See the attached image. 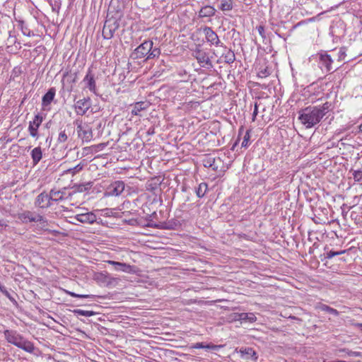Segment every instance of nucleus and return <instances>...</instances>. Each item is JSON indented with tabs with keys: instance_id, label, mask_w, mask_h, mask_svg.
Instances as JSON below:
<instances>
[{
	"instance_id": "obj_1",
	"label": "nucleus",
	"mask_w": 362,
	"mask_h": 362,
	"mask_svg": "<svg viewBox=\"0 0 362 362\" xmlns=\"http://www.w3.org/2000/svg\"><path fill=\"white\" fill-rule=\"evenodd\" d=\"M330 105L325 103L322 105L309 106L299 112L298 119L307 129L317 124L329 111Z\"/></svg>"
},
{
	"instance_id": "obj_2",
	"label": "nucleus",
	"mask_w": 362,
	"mask_h": 362,
	"mask_svg": "<svg viewBox=\"0 0 362 362\" xmlns=\"http://www.w3.org/2000/svg\"><path fill=\"white\" fill-rule=\"evenodd\" d=\"M6 341L23 351L33 354L35 346L33 342L25 339L21 334L15 330L6 329L4 332Z\"/></svg>"
},
{
	"instance_id": "obj_3",
	"label": "nucleus",
	"mask_w": 362,
	"mask_h": 362,
	"mask_svg": "<svg viewBox=\"0 0 362 362\" xmlns=\"http://www.w3.org/2000/svg\"><path fill=\"white\" fill-rule=\"evenodd\" d=\"M99 75V71L96 68L90 66L82 81L83 88L89 90H95Z\"/></svg>"
},
{
	"instance_id": "obj_4",
	"label": "nucleus",
	"mask_w": 362,
	"mask_h": 362,
	"mask_svg": "<svg viewBox=\"0 0 362 362\" xmlns=\"http://www.w3.org/2000/svg\"><path fill=\"white\" fill-rule=\"evenodd\" d=\"M119 27V20L115 18H107L103 28V36L105 39L110 40L113 37L115 31Z\"/></svg>"
},
{
	"instance_id": "obj_5",
	"label": "nucleus",
	"mask_w": 362,
	"mask_h": 362,
	"mask_svg": "<svg viewBox=\"0 0 362 362\" xmlns=\"http://www.w3.org/2000/svg\"><path fill=\"white\" fill-rule=\"evenodd\" d=\"M18 219L23 223L38 222L42 221V216L40 214L29 210H24L17 214Z\"/></svg>"
},
{
	"instance_id": "obj_6",
	"label": "nucleus",
	"mask_w": 362,
	"mask_h": 362,
	"mask_svg": "<svg viewBox=\"0 0 362 362\" xmlns=\"http://www.w3.org/2000/svg\"><path fill=\"white\" fill-rule=\"evenodd\" d=\"M192 55L196 58L198 63L203 68L207 69L213 68L212 62L208 54L205 51L199 48H197L195 50L193 51Z\"/></svg>"
},
{
	"instance_id": "obj_7",
	"label": "nucleus",
	"mask_w": 362,
	"mask_h": 362,
	"mask_svg": "<svg viewBox=\"0 0 362 362\" xmlns=\"http://www.w3.org/2000/svg\"><path fill=\"white\" fill-rule=\"evenodd\" d=\"M153 42L150 40H146L144 42L134 49V52L132 54V57L136 59H142L145 57H147V56L149 54V52H151V50L153 48Z\"/></svg>"
},
{
	"instance_id": "obj_8",
	"label": "nucleus",
	"mask_w": 362,
	"mask_h": 362,
	"mask_svg": "<svg viewBox=\"0 0 362 362\" xmlns=\"http://www.w3.org/2000/svg\"><path fill=\"white\" fill-rule=\"evenodd\" d=\"M125 185L123 181L117 180L111 183L105 189V196L106 197H117L119 196L124 190Z\"/></svg>"
},
{
	"instance_id": "obj_9",
	"label": "nucleus",
	"mask_w": 362,
	"mask_h": 362,
	"mask_svg": "<svg viewBox=\"0 0 362 362\" xmlns=\"http://www.w3.org/2000/svg\"><path fill=\"white\" fill-rule=\"evenodd\" d=\"M35 206L37 208L40 209H47L52 206V197L50 196V192L47 194L43 192L37 196L35 200Z\"/></svg>"
},
{
	"instance_id": "obj_10",
	"label": "nucleus",
	"mask_w": 362,
	"mask_h": 362,
	"mask_svg": "<svg viewBox=\"0 0 362 362\" xmlns=\"http://www.w3.org/2000/svg\"><path fill=\"white\" fill-rule=\"evenodd\" d=\"M148 97V98L145 101H139L134 103L132 110V115H139L141 111L146 110L151 104L154 103L156 99H152L153 95L151 93Z\"/></svg>"
},
{
	"instance_id": "obj_11",
	"label": "nucleus",
	"mask_w": 362,
	"mask_h": 362,
	"mask_svg": "<svg viewBox=\"0 0 362 362\" xmlns=\"http://www.w3.org/2000/svg\"><path fill=\"white\" fill-rule=\"evenodd\" d=\"M202 30L206 42L216 46L223 45V43L221 42L218 35L212 30L211 27L204 26Z\"/></svg>"
},
{
	"instance_id": "obj_12",
	"label": "nucleus",
	"mask_w": 362,
	"mask_h": 362,
	"mask_svg": "<svg viewBox=\"0 0 362 362\" xmlns=\"http://www.w3.org/2000/svg\"><path fill=\"white\" fill-rule=\"evenodd\" d=\"M156 216V213L153 212L151 215L148 216V218L146 219L147 223L144 224L143 226L148 228H153L156 229H167L170 230L173 229L174 227L170 223H165V222H161L159 223H156L153 222L152 219V216Z\"/></svg>"
},
{
	"instance_id": "obj_13",
	"label": "nucleus",
	"mask_w": 362,
	"mask_h": 362,
	"mask_svg": "<svg viewBox=\"0 0 362 362\" xmlns=\"http://www.w3.org/2000/svg\"><path fill=\"white\" fill-rule=\"evenodd\" d=\"M91 106V101L89 98L80 99L75 103L76 112L79 115H83Z\"/></svg>"
},
{
	"instance_id": "obj_14",
	"label": "nucleus",
	"mask_w": 362,
	"mask_h": 362,
	"mask_svg": "<svg viewBox=\"0 0 362 362\" xmlns=\"http://www.w3.org/2000/svg\"><path fill=\"white\" fill-rule=\"evenodd\" d=\"M74 218L82 223L92 224L97 220V216L93 212H86L76 214Z\"/></svg>"
},
{
	"instance_id": "obj_15",
	"label": "nucleus",
	"mask_w": 362,
	"mask_h": 362,
	"mask_svg": "<svg viewBox=\"0 0 362 362\" xmlns=\"http://www.w3.org/2000/svg\"><path fill=\"white\" fill-rule=\"evenodd\" d=\"M107 263L108 264L112 265L114 269L117 272H123L129 274L132 273L134 272V267L124 262L108 260L107 261Z\"/></svg>"
},
{
	"instance_id": "obj_16",
	"label": "nucleus",
	"mask_w": 362,
	"mask_h": 362,
	"mask_svg": "<svg viewBox=\"0 0 362 362\" xmlns=\"http://www.w3.org/2000/svg\"><path fill=\"white\" fill-rule=\"evenodd\" d=\"M76 73L72 72L70 71L69 72H66L63 75V78L62 80L63 89H66L69 90V89H72V83H74L76 81Z\"/></svg>"
},
{
	"instance_id": "obj_17",
	"label": "nucleus",
	"mask_w": 362,
	"mask_h": 362,
	"mask_svg": "<svg viewBox=\"0 0 362 362\" xmlns=\"http://www.w3.org/2000/svg\"><path fill=\"white\" fill-rule=\"evenodd\" d=\"M43 117L40 114H37L35 116L33 121L30 122L28 130L30 132V135L33 137H36L37 136V129L40 126L42 122Z\"/></svg>"
},
{
	"instance_id": "obj_18",
	"label": "nucleus",
	"mask_w": 362,
	"mask_h": 362,
	"mask_svg": "<svg viewBox=\"0 0 362 362\" xmlns=\"http://www.w3.org/2000/svg\"><path fill=\"white\" fill-rule=\"evenodd\" d=\"M234 320L243 323H252L256 321L257 317L252 313H235Z\"/></svg>"
},
{
	"instance_id": "obj_19",
	"label": "nucleus",
	"mask_w": 362,
	"mask_h": 362,
	"mask_svg": "<svg viewBox=\"0 0 362 362\" xmlns=\"http://www.w3.org/2000/svg\"><path fill=\"white\" fill-rule=\"evenodd\" d=\"M77 133L83 141L88 142L93 138V133L91 129L88 127H83L81 124L77 126Z\"/></svg>"
},
{
	"instance_id": "obj_20",
	"label": "nucleus",
	"mask_w": 362,
	"mask_h": 362,
	"mask_svg": "<svg viewBox=\"0 0 362 362\" xmlns=\"http://www.w3.org/2000/svg\"><path fill=\"white\" fill-rule=\"evenodd\" d=\"M320 59V62L325 67V69L327 71H334L339 68V66H332L333 59H332V57L329 54H321Z\"/></svg>"
},
{
	"instance_id": "obj_21",
	"label": "nucleus",
	"mask_w": 362,
	"mask_h": 362,
	"mask_svg": "<svg viewBox=\"0 0 362 362\" xmlns=\"http://www.w3.org/2000/svg\"><path fill=\"white\" fill-rule=\"evenodd\" d=\"M50 196L52 197V202H58L60 201H62L64 199H66L69 198V197L71 196V194H69L66 192V189H64L63 190H55L52 189L50 190Z\"/></svg>"
},
{
	"instance_id": "obj_22",
	"label": "nucleus",
	"mask_w": 362,
	"mask_h": 362,
	"mask_svg": "<svg viewBox=\"0 0 362 362\" xmlns=\"http://www.w3.org/2000/svg\"><path fill=\"white\" fill-rule=\"evenodd\" d=\"M216 11V8L212 6L206 5L202 6L198 12V18H204L212 17L215 15Z\"/></svg>"
},
{
	"instance_id": "obj_23",
	"label": "nucleus",
	"mask_w": 362,
	"mask_h": 362,
	"mask_svg": "<svg viewBox=\"0 0 362 362\" xmlns=\"http://www.w3.org/2000/svg\"><path fill=\"white\" fill-rule=\"evenodd\" d=\"M0 291L11 300V302L13 303V305L15 307H16V308L18 307V303L16 301V298H14V296H17V294L15 292H13V291H12L11 293L9 292L8 291L6 290L5 286L1 285V283H0Z\"/></svg>"
},
{
	"instance_id": "obj_24",
	"label": "nucleus",
	"mask_w": 362,
	"mask_h": 362,
	"mask_svg": "<svg viewBox=\"0 0 362 362\" xmlns=\"http://www.w3.org/2000/svg\"><path fill=\"white\" fill-rule=\"evenodd\" d=\"M240 354L242 358L245 359H250V358H255L257 359V357L255 356L256 353L251 347H246V348H241L240 349Z\"/></svg>"
},
{
	"instance_id": "obj_25",
	"label": "nucleus",
	"mask_w": 362,
	"mask_h": 362,
	"mask_svg": "<svg viewBox=\"0 0 362 362\" xmlns=\"http://www.w3.org/2000/svg\"><path fill=\"white\" fill-rule=\"evenodd\" d=\"M257 71V76L259 79L268 77L271 74L269 65L259 64Z\"/></svg>"
},
{
	"instance_id": "obj_26",
	"label": "nucleus",
	"mask_w": 362,
	"mask_h": 362,
	"mask_svg": "<svg viewBox=\"0 0 362 362\" xmlns=\"http://www.w3.org/2000/svg\"><path fill=\"white\" fill-rule=\"evenodd\" d=\"M31 157L34 165H37L42 159V153L40 147H35L31 151Z\"/></svg>"
},
{
	"instance_id": "obj_27",
	"label": "nucleus",
	"mask_w": 362,
	"mask_h": 362,
	"mask_svg": "<svg viewBox=\"0 0 362 362\" xmlns=\"http://www.w3.org/2000/svg\"><path fill=\"white\" fill-rule=\"evenodd\" d=\"M317 309L320 310L321 311L327 312L329 314L334 315L335 316H338L339 313L337 310L329 307V305L323 303H320L316 307Z\"/></svg>"
},
{
	"instance_id": "obj_28",
	"label": "nucleus",
	"mask_w": 362,
	"mask_h": 362,
	"mask_svg": "<svg viewBox=\"0 0 362 362\" xmlns=\"http://www.w3.org/2000/svg\"><path fill=\"white\" fill-rule=\"evenodd\" d=\"M55 95V92H47L44 96L42 97V105L43 107H46L54 100Z\"/></svg>"
},
{
	"instance_id": "obj_29",
	"label": "nucleus",
	"mask_w": 362,
	"mask_h": 362,
	"mask_svg": "<svg viewBox=\"0 0 362 362\" xmlns=\"http://www.w3.org/2000/svg\"><path fill=\"white\" fill-rule=\"evenodd\" d=\"M192 349H211V350H218L220 348V346L215 345L213 344H208L204 345L202 342L196 343L191 346Z\"/></svg>"
},
{
	"instance_id": "obj_30",
	"label": "nucleus",
	"mask_w": 362,
	"mask_h": 362,
	"mask_svg": "<svg viewBox=\"0 0 362 362\" xmlns=\"http://www.w3.org/2000/svg\"><path fill=\"white\" fill-rule=\"evenodd\" d=\"M208 189V185L206 182H202L195 189V193L199 198H202L205 196Z\"/></svg>"
},
{
	"instance_id": "obj_31",
	"label": "nucleus",
	"mask_w": 362,
	"mask_h": 362,
	"mask_svg": "<svg viewBox=\"0 0 362 362\" xmlns=\"http://www.w3.org/2000/svg\"><path fill=\"white\" fill-rule=\"evenodd\" d=\"M40 228L44 230L45 231H47L49 233H52L53 235L59 234V231L55 230H51L48 228L49 226V221L42 216V221H38V222Z\"/></svg>"
},
{
	"instance_id": "obj_32",
	"label": "nucleus",
	"mask_w": 362,
	"mask_h": 362,
	"mask_svg": "<svg viewBox=\"0 0 362 362\" xmlns=\"http://www.w3.org/2000/svg\"><path fill=\"white\" fill-rule=\"evenodd\" d=\"M233 0H220L219 8L222 11H228L233 9Z\"/></svg>"
},
{
	"instance_id": "obj_33",
	"label": "nucleus",
	"mask_w": 362,
	"mask_h": 362,
	"mask_svg": "<svg viewBox=\"0 0 362 362\" xmlns=\"http://www.w3.org/2000/svg\"><path fill=\"white\" fill-rule=\"evenodd\" d=\"M92 187V182H88L74 186V192H84L89 190Z\"/></svg>"
},
{
	"instance_id": "obj_34",
	"label": "nucleus",
	"mask_w": 362,
	"mask_h": 362,
	"mask_svg": "<svg viewBox=\"0 0 362 362\" xmlns=\"http://www.w3.org/2000/svg\"><path fill=\"white\" fill-rule=\"evenodd\" d=\"M221 58L228 64H231L235 60V54L230 49L226 50V53H223Z\"/></svg>"
},
{
	"instance_id": "obj_35",
	"label": "nucleus",
	"mask_w": 362,
	"mask_h": 362,
	"mask_svg": "<svg viewBox=\"0 0 362 362\" xmlns=\"http://www.w3.org/2000/svg\"><path fill=\"white\" fill-rule=\"evenodd\" d=\"M83 168H84V164L82 163H80L78 165H76V166H74V168H69L68 170H65L64 172V174H65V173H70L72 175H74L76 173H78L80 171H81Z\"/></svg>"
},
{
	"instance_id": "obj_36",
	"label": "nucleus",
	"mask_w": 362,
	"mask_h": 362,
	"mask_svg": "<svg viewBox=\"0 0 362 362\" xmlns=\"http://www.w3.org/2000/svg\"><path fill=\"white\" fill-rule=\"evenodd\" d=\"M74 313L76 315H82L85 317H91L95 315V313L92 310H83L81 309L74 310Z\"/></svg>"
},
{
	"instance_id": "obj_37",
	"label": "nucleus",
	"mask_w": 362,
	"mask_h": 362,
	"mask_svg": "<svg viewBox=\"0 0 362 362\" xmlns=\"http://www.w3.org/2000/svg\"><path fill=\"white\" fill-rule=\"evenodd\" d=\"M250 132H251L250 129H248L246 131V132L243 136V140L241 144L242 147L246 148L248 146V145L250 144Z\"/></svg>"
},
{
	"instance_id": "obj_38",
	"label": "nucleus",
	"mask_w": 362,
	"mask_h": 362,
	"mask_svg": "<svg viewBox=\"0 0 362 362\" xmlns=\"http://www.w3.org/2000/svg\"><path fill=\"white\" fill-rule=\"evenodd\" d=\"M67 294L71 297L79 298H94V295H88V294H77L72 291H66Z\"/></svg>"
},
{
	"instance_id": "obj_39",
	"label": "nucleus",
	"mask_w": 362,
	"mask_h": 362,
	"mask_svg": "<svg viewBox=\"0 0 362 362\" xmlns=\"http://www.w3.org/2000/svg\"><path fill=\"white\" fill-rule=\"evenodd\" d=\"M160 54V49L158 48L152 49L151 52H149L148 55L146 57V59H153L155 57H158Z\"/></svg>"
},
{
	"instance_id": "obj_40",
	"label": "nucleus",
	"mask_w": 362,
	"mask_h": 362,
	"mask_svg": "<svg viewBox=\"0 0 362 362\" xmlns=\"http://www.w3.org/2000/svg\"><path fill=\"white\" fill-rule=\"evenodd\" d=\"M68 135L66 134L65 130H64L59 132L57 141L59 143H64L68 140Z\"/></svg>"
},
{
	"instance_id": "obj_41",
	"label": "nucleus",
	"mask_w": 362,
	"mask_h": 362,
	"mask_svg": "<svg viewBox=\"0 0 362 362\" xmlns=\"http://www.w3.org/2000/svg\"><path fill=\"white\" fill-rule=\"evenodd\" d=\"M125 222L130 226H141L143 225L141 219L131 218L125 220Z\"/></svg>"
},
{
	"instance_id": "obj_42",
	"label": "nucleus",
	"mask_w": 362,
	"mask_h": 362,
	"mask_svg": "<svg viewBox=\"0 0 362 362\" xmlns=\"http://www.w3.org/2000/svg\"><path fill=\"white\" fill-rule=\"evenodd\" d=\"M345 252H346V250H341V251H338V252H334V251L331 250V251L327 252L326 257L327 259H332L334 256L340 255L344 254Z\"/></svg>"
},
{
	"instance_id": "obj_43",
	"label": "nucleus",
	"mask_w": 362,
	"mask_h": 362,
	"mask_svg": "<svg viewBox=\"0 0 362 362\" xmlns=\"http://www.w3.org/2000/svg\"><path fill=\"white\" fill-rule=\"evenodd\" d=\"M352 175L356 182H360L362 180V170H354Z\"/></svg>"
},
{
	"instance_id": "obj_44",
	"label": "nucleus",
	"mask_w": 362,
	"mask_h": 362,
	"mask_svg": "<svg viewBox=\"0 0 362 362\" xmlns=\"http://www.w3.org/2000/svg\"><path fill=\"white\" fill-rule=\"evenodd\" d=\"M20 25L22 30V33L24 35L30 36V30L24 25L23 21H20Z\"/></svg>"
},
{
	"instance_id": "obj_45",
	"label": "nucleus",
	"mask_w": 362,
	"mask_h": 362,
	"mask_svg": "<svg viewBox=\"0 0 362 362\" xmlns=\"http://www.w3.org/2000/svg\"><path fill=\"white\" fill-rule=\"evenodd\" d=\"M157 189H158V184L156 182H154V183H153V182L147 183L146 189L148 191L154 192Z\"/></svg>"
},
{
	"instance_id": "obj_46",
	"label": "nucleus",
	"mask_w": 362,
	"mask_h": 362,
	"mask_svg": "<svg viewBox=\"0 0 362 362\" xmlns=\"http://www.w3.org/2000/svg\"><path fill=\"white\" fill-rule=\"evenodd\" d=\"M258 33L262 36V38H265L266 36L264 35V28L262 25H259L257 28Z\"/></svg>"
},
{
	"instance_id": "obj_47",
	"label": "nucleus",
	"mask_w": 362,
	"mask_h": 362,
	"mask_svg": "<svg viewBox=\"0 0 362 362\" xmlns=\"http://www.w3.org/2000/svg\"><path fill=\"white\" fill-rule=\"evenodd\" d=\"M346 353L349 356H362L361 353L359 351H347Z\"/></svg>"
},
{
	"instance_id": "obj_48",
	"label": "nucleus",
	"mask_w": 362,
	"mask_h": 362,
	"mask_svg": "<svg viewBox=\"0 0 362 362\" xmlns=\"http://www.w3.org/2000/svg\"><path fill=\"white\" fill-rule=\"evenodd\" d=\"M346 54H345V51L344 50L343 48H341L339 52V61L341 62L342 60L344 59V57H345Z\"/></svg>"
},
{
	"instance_id": "obj_49",
	"label": "nucleus",
	"mask_w": 362,
	"mask_h": 362,
	"mask_svg": "<svg viewBox=\"0 0 362 362\" xmlns=\"http://www.w3.org/2000/svg\"><path fill=\"white\" fill-rule=\"evenodd\" d=\"M7 226L6 221L4 219H0V230Z\"/></svg>"
},
{
	"instance_id": "obj_50",
	"label": "nucleus",
	"mask_w": 362,
	"mask_h": 362,
	"mask_svg": "<svg viewBox=\"0 0 362 362\" xmlns=\"http://www.w3.org/2000/svg\"><path fill=\"white\" fill-rule=\"evenodd\" d=\"M155 133L154 132V127H150L148 131H147V134L148 135H153V134Z\"/></svg>"
},
{
	"instance_id": "obj_51",
	"label": "nucleus",
	"mask_w": 362,
	"mask_h": 362,
	"mask_svg": "<svg viewBox=\"0 0 362 362\" xmlns=\"http://www.w3.org/2000/svg\"><path fill=\"white\" fill-rule=\"evenodd\" d=\"M215 160L214 158H209L207 161H206V164L209 165V167L212 166L213 163H214Z\"/></svg>"
},
{
	"instance_id": "obj_52",
	"label": "nucleus",
	"mask_w": 362,
	"mask_h": 362,
	"mask_svg": "<svg viewBox=\"0 0 362 362\" xmlns=\"http://www.w3.org/2000/svg\"><path fill=\"white\" fill-rule=\"evenodd\" d=\"M354 325L360 329L362 331V323H355Z\"/></svg>"
},
{
	"instance_id": "obj_53",
	"label": "nucleus",
	"mask_w": 362,
	"mask_h": 362,
	"mask_svg": "<svg viewBox=\"0 0 362 362\" xmlns=\"http://www.w3.org/2000/svg\"><path fill=\"white\" fill-rule=\"evenodd\" d=\"M20 72H21L20 69L15 68V69H13V74H15V75H16V74H17L18 73H20Z\"/></svg>"
},
{
	"instance_id": "obj_54",
	"label": "nucleus",
	"mask_w": 362,
	"mask_h": 362,
	"mask_svg": "<svg viewBox=\"0 0 362 362\" xmlns=\"http://www.w3.org/2000/svg\"><path fill=\"white\" fill-rule=\"evenodd\" d=\"M257 113V105L255 104V110H254V112H253V117H255Z\"/></svg>"
},
{
	"instance_id": "obj_55",
	"label": "nucleus",
	"mask_w": 362,
	"mask_h": 362,
	"mask_svg": "<svg viewBox=\"0 0 362 362\" xmlns=\"http://www.w3.org/2000/svg\"><path fill=\"white\" fill-rule=\"evenodd\" d=\"M317 18V17H313V18H309V19H308V21H310V22L314 21L315 20V18Z\"/></svg>"
},
{
	"instance_id": "obj_56",
	"label": "nucleus",
	"mask_w": 362,
	"mask_h": 362,
	"mask_svg": "<svg viewBox=\"0 0 362 362\" xmlns=\"http://www.w3.org/2000/svg\"><path fill=\"white\" fill-rule=\"evenodd\" d=\"M262 88H267L268 87V86H266V84H265V83H262Z\"/></svg>"
},
{
	"instance_id": "obj_57",
	"label": "nucleus",
	"mask_w": 362,
	"mask_h": 362,
	"mask_svg": "<svg viewBox=\"0 0 362 362\" xmlns=\"http://www.w3.org/2000/svg\"><path fill=\"white\" fill-rule=\"evenodd\" d=\"M186 189H187V188H186V187H182V192H185V191H186Z\"/></svg>"
},
{
	"instance_id": "obj_58",
	"label": "nucleus",
	"mask_w": 362,
	"mask_h": 362,
	"mask_svg": "<svg viewBox=\"0 0 362 362\" xmlns=\"http://www.w3.org/2000/svg\"><path fill=\"white\" fill-rule=\"evenodd\" d=\"M359 131L362 132V123L359 126Z\"/></svg>"
},
{
	"instance_id": "obj_59",
	"label": "nucleus",
	"mask_w": 362,
	"mask_h": 362,
	"mask_svg": "<svg viewBox=\"0 0 362 362\" xmlns=\"http://www.w3.org/2000/svg\"><path fill=\"white\" fill-rule=\"evenodd\" d=\"M189 200H190L189 197H187L186 198V199H185V202H189Z\"/></svg>"
},
{
	"instance_id": "obj_60",
	"label": "nucleus",
	"mask_w": 362,
	"mask_h": 362,
	"mask_svg": "<svg viewBox=\"0 0 362 362\" xmlns=\"http://www.w3.org/2000/svg\"><path fill=\"white\" fill-rule=\"evenodd\" d=\"M48 90H49V91L54 90V88H50Z\"/></svg>"
}]
</instances>
